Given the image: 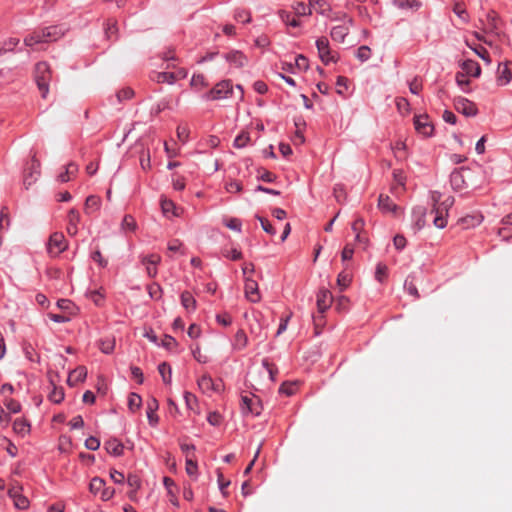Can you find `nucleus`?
Masks as SVG:
<instances>
[{"instance_id":"18","label":"nucleus","mask_w":512,"mask_h":512,"mask_svg":"<svg viewBox=\"0 0 512 512\" xmlns=\"http://www.w3.org/2000/svg\"><path fill=\"white\" fill-rule=\"evenodd\" d=\"M159 408V404L156 398L152 397L147 401V419L149 422V425L152 427H155L159 422V417L156 414V411Z\"/></svg>"},{"instance_id":"21","label":"nucleus","mask_w":512,"mask_h":512,"mask_svg":"<svg viewBox=\"0 0 512 512\" xmlns=\"http://www.w3.org/2000/svg\"><path fill=\"white\" fill-rule=\"evenodd\" d=\"M41 43H48L44 29L35 30L31 34H29L28 36H26L24 38V44L29 47H32L36 44H41Z\"/></svg>"},{"instance_id":"30","label":"nucleus","mask_w":512,"mask_h":512,"mask_svg":"<svg viewBox=\"0 0 512 512\" xmlns=\"http://www.w3.org/2000/svg\"><path fill=\"white\" fill-rule=\"evenodd\" d=\"M13 430L18 435L24 437L30 432V424L23 418H17L13 423Z\"/></svg>"},{"instance_id":"13","label":"nucleus","mask_w":512,"mask_h":512,"mask_svg":"<svg viewBox=\"0 0 512 512\" xmlns=\"http://www.w3.org/2000/svg\"><path fill=\"white\" fill-rule=\"evenodd\" d=\"M427 209L423 206H416L412 210V229L415 233L422 230L426 225Z\"/></svg>"},{"instance_id":"40","label":"nucleus","mask_w":512,"mask_h":512,"mask_svg":"<svg viewBox=\"0 0 512 512\" xmlns=\"http://www.w3.org/2000/svg\"><path fill=\"white\" fill-rule=\"evenodd\" d=\"M141 405H142L141 396L134 392L130 393L128 396V408L132 412H135L141 407Z\"/></svg>"},{"instance_id":"38","label":"nucleus","mask_w":512,"mask_h":512,"mask_svg":"<svg viewBox=\"0 0 512 512\" xmlns=\"http://www.w3.org/2000/svg\"><path fill=\"white\" fill-rule=\"evenodd\" d=\"M161 208L163 211V214L165 216H178L177 213V207L175 206L174 202L168 199H164L161 201Z\"/></svg>"},{"instance_id":"14","label":"nucleus","mask_w":512,"mask_h":512,"mask_svg":"<svg viewBox=\"0 0 512 512\" xmlns=\"http://www.w3.org/2000/svg\"><path fill=\"white\" fill-rule=\"evenodd\" d=\"M483 23L484 30L491 34H497L499 30V17L496 12L490 11L487 12L485 17L481 19Z\"/></svg>"},{"instance_id":"53","label":"nucleus","mask_w":512,"mask_h":512,"mask_svg":"<svg viewBox=\"0 0 512 512\" xmlns=\"http://www.w3.org/2000/svg\"><path fill=\"white\" fill-rule=\"evenodd\" d=\"M216 322L224 327L230 326L232 324V317L230 314L224 312L216 315Z\"/></svg>"},{"instance_id":"2","label":"nucleus","mask_w":512,"mask_h":512,"mask_svg":"<svg viewBox=\"0 0 512 512\" xmlns=\"http://www.w3.org/2000/svg\"><path fill=\"white\" fill-rule=\"evenodd\" d=\"M50 78L51 72L48 64L46 62L37 63L35 66V81L43 98H46L49 92Z\"/></svg>"},{"instance_id":"58","label":"nucleus","mask_w":512,"mask_h":512,"mask_svg":"<svg viewBox=\"0 0 512 512\" xmlns=\"http://www.w3.org/2000/svg\"><path fill=\"white\" fill-rule=\"evenodd\" d=\"M230 485L229 480H225L222 473H218V486L223 496L227 495L226 488Z\"/></svg>"},{"instance_id":"17","label":"nucleus","mask_w":512,"mask_h":512,"mask_svg":"<svg viewBox=\"0 0 512 512\" xmlns=\"http://www.w3.org/2000/svg\"><path fill=\"white\" fill-rule=\"evenodd\" d=\"M332 303V294L327 289H320L317 293V307L320 313H324Z\"/></svg>"},{"instance_id":"59","label":"nucleus","mask_w":512,"mask_h":512,"mask_svg":"<svg viewBox=\"0 0 512 512\" xmlns=\"http://www.w3.org/2000/svg\"><path fill=\"white\" fill-rule=\"evenodd\" d=\"M110 478L115 484H123L125 480L124 474L115 469L110 471Z\"/></svg>"},{"instance_id":"33","label":"nucleus","mask_w":512,"mask_h":512,"mask_svg":"<svg viewBox=\"0 0 512 512\" xmlns=\"http://www.w3.org/2000/svg\"><path fill=\"white\" fill-rule=\"evenodd\" d=\"M197 384L202 392L209 393L211 392V388H213L214 380L210 375L204 374L198 379Z\"/></svg>"},{"instance_id":"39","label":"nucleus","mask_w":512,"mask_h":512,"mask_svg":"<svg viewBox=\"0 0 512 512\" xmlns=\"http://www.w3.org/2000/svg\"><path fill=\"white\" fill-rule=\"evenodd\" d=\"M291 7L299 16L311 15L312 13L310 6L301 1L294 2Z\"/></svg>"},{"instance_id":"44","label":"nucleus","mask_w":512,"mask_h":512,"mask_svg":"<svg viewBox=\"0 0 512 512\" xmlns=\"http://www.w3.org/2000/svg\"><path fill=\"white\" fill-rule=\"evenodd\" d=\"M115 348L114 339H105L100 342V350L105 354H110Z\"/></svg>"},{"instance_id":"52","label":"nucleus","mask_w":512,"mask_h":512,"mask_svg":"<svg viewBox=\"0 0 512 512\" xmlns=\"http://www.w3.org/2000/svg\"><path fill=\"white\" fill-rule=\"evenodd\" d=\"M225 226L236 232H241L242 222L238 218H230L225 222Z\"/></svg>"},{"instance_id":"55","label":"nucleus","mask_w":512,"mask_h":512,"mask_svg":"<svg viewBox=\"0 0 512 512\" xmlns=\"http://www.w3.org/2000/svg\"><path fill=\"white\" fill-rule=\"evenodd\" d=\"M85 447L88 450L96 451L100 447V440L94 436H90L85 440Z\"/></svg>"},{"instance_id":"57","label":"nucleus","mask_w":512,"mask_h":512,"mask_svg":"<svg viewBox=\"0 0 512 512\" xmlns=\"http://www.w3.org/2000/svg\"><path fill=\"white\" fill-rule=\"evenodd\" d=\"M133 95H134V91L129 87L123 88L117 93V97H118L119 101L129 100L133 97Z\"/></svg>"},{"instance_id":"23","label":"nucleus","mask_w":512,"mask_h":512,"mask_svg":"<svg viewBox=\"0 0 512 512\" xmlns=\"http://www.w3.org/2000/svg\"><path fill=\"white\" fill-rule=\"evenodd\" d=\"M87 377V369L84 366H79L69 373L67 382L70 386H75L83 382Z\"/></svg>"},{"instance_id":"47","label":"nucleus","mask_w":512,"mask_h":512,"mask_svg":"<svg viewBox=\"0 0 512 512\" xmlns=\"http://www.w3.org/2000/svg\"><path fill=\"white\" fill-rule=\"evenodd\" d=\"M332 20L333 21H342L343 24H346V25H349V26H352L354 21L352 19V17H350L347 13L345 12H338V13H335L334 16L332 17Z\"/></svg>"},{"instance_id":"60","label":"nucleus","mask_w":512,"mask_h":512,"mask_svg":"<svg viewBox=\"0 0 512 512\" xmlns=\"http://www.w3.org/2000/svg\"><path fill=\"white\" fill-rule=\"evenodd\" d=\"M226 190L229 193H238L242 191V185L240 182L233 180L226 184Z\"/></svg>"},{"instance_id":"50","label":"nucleus","mask_w":512,"mask_h":512,"mask_svg":"<svg viewBox=\"0 0 512 512\" xmlns=\"http://www.w3.org/2000/svg\"><path fill=\"white\" fill-rule=\"evenodd\" d=\"M455 80H456V83L457 85L464 91V92H469L468 89H466L465 87H467L469 85V80L466 79V76L464 73H461V72H457L456 73V76H455Z\"/></svg>"},{"instance_id":"3","label":"nucleus","mask_w":512,"mask_h":512,"mask_svg":"<svg viewBox=\"0 0 512 512\" xmlns=\"http://www.w3.org/2000/svg\"><path fill=\"white\" fill-rule=\"evenodd\" d=\"M454 199L451 197L446 198L440 204H434L431 214H434L433 224L438 229H443L447 226L448 210L453 205Z\"/></svg>"},{"instance_id":"8","label":"nucleus","mask_w":512,"mask_h":512,"mask_svg":"<svg viewBox=\"0 0 512 512\" xmlns=\"http://www.w3.org/2000/svg\"><path fill=\"white\" fill-rule=\"evenodd\" d=\"M414 127L424 137H431L434 133V125L427 114L415 115Z\"/></svg>"},{"instance_id":"45","label":"nucleus","mask_w":512,"mask_h":512,"mask_svg":"<svg viewBox=\"0 0 512 512\" xmlns=\"http://www.w3.org/2000/svg\"><path fill=\"white\" fill-rule=\"evenodd\" d=\"M256 218L260 222L262 229L266 233H268L270 235H275L276 234V229L270 224V222L267 219H265V218H263V217H261L259 215H256Z\"/></svg>"},{"instance_id":"62","label":"nucleus","mask_w":512,"mask_h":512,"mask_svg":"<svg viewBox=\"0 0 512 512\" xmlns=\"http://www.w3.org/2000/svg\"><path fill=\"white\" fill-rule=\"evenodd\" d=\"M127 484L134 488L135 490L139 489L141 487V481L138 476L134 474H129L127 477Z\"/></svg>"},{"instance_id":"19","label":"nucleus","mask_w":512,"mask_h":512,"mask_svg":"<svg viewBox=\"0 0 512 512\" xmlns=\"http://www.w3.org/2000/svg\"><path fill=\"white\" fill-rule=\"evenodd\" d=\"M104 449L107 451L108 454L115 457H119L123 454L124 445L120 440L116 438H110L107 441H105Z\"/></svg>"},{"instance_id":"11","label":"nucleus","mask_w":512,"mask_h":512,"mask_svg":"<svg viewBox=\"0 0 512 512\" xmlns=\"http://www.w3.org/2000/svg\"><path fill=\"white\" fill-rule=\"evenodd\" d=\"M454 106L459 113L467 117H473L477 115L478 112L476 105L472 101L464 97L456 98L454 100Z\"/></svg>"},{"instance_id":"25","label":"nucleus","mask_w":512,"mask_h":512,"mask_svg":"<svg viewBox=\"0 0 512 512\" xmlns=\"http://www.w3.org/2000/svg\"><path fill=\"white\" fill-rule=\"evenodd\" d=\"M46 33V37L49 42L56 41L60 39L64 34L66 29L60 25H53L43 28Z\"/></svg>"},{"instance_id":"29","label":"nucleus","mask_w":512,"mask_h":512,"mask_svg":"<svg viewBox=\"0 0 512 512\" xmlns=\"http://www.w3.org/2000/svg\"><path fill=\"white\" fill-rule=\"evenodd\" d=\"M78 172V165L74 162H70L66 165L65 171L60 173L58 176V181L61 183H66L72 179Z\"/></svg>"},{"instance_id":"51","label":"nucleus","mask_w":512,"mask_h":512,"mask_svg":"<svg viewBox=\"0 0 512 512\" xmlns=\"http://www.w3.org/2000/svg\"><path fill=\"white\" fill-rule=\"evenodd\" d=\"M5 406L9 410L10 413L16 414L21 411V404L14 400V399H8L5 401Z\"/></svg>"},{"instance_id":"24","label":"nucleus","mask_w":512,"mask_h":512,"mask_svg":"<svg viewBox=\"0 0 512 512\" xmlns=\"http://www.w3.org/2000/svg\"><path fill=\"white\" fill-rule=\"evenodd\" d=\"M349 27L350 26L346 24L334 26L330 32L331 38L336 42L343 43L346 36L349 34Z\"/></svg>"},{"instance_id":"10","label":"nucleus","mask_w":512,"mask_h":512,"mask_svg":"<svg viewBox=\"0 0 512 512\" xmlns=\"http://www.w3.org/2000/svg\"><path fill=\"white\" fill-rule=\"evenodd\" d=\"M141 264L145 267L147 274L150 278L157 276V266L161 262V257L158 254L142 255L140 257Z\"/></svg>"},{"instance_id":"32","label":"nucleus","mask_w":512,"mask_h":512,"mask_svg":"<svg viewBox=\"0 0 512 512\" xmlns=\"http://www.w3.org/2000/svg\"><path fill=\"white\" fill-rule=\"evenodd\" d=\"M158 372L162 377L165 384H170L172 381V369L167 362H162L158 365Z\"/></svg>"},{"instance_id":"37","label":"nucleus","mask_w":512,"mask_h":512,"mask_svg":"<svg viewBox=\"0 0 512 512\" xmlns=\"http://www.w3.org/2000/svg\"><path fill=\"white\" fill-rule=\"evenodd\" d=\"M278 15L282 22L286 25L291 26L293 28L299 27L301 25L300 21L296 18L292 17L291 13L286 10H280Z\"/></svg>"},{"instance_id":"9","label":"nucleus","mask_w":512,"mask_h":512,"mask_svg":"<svg viewBox=\"0 0 512 512\" xmlns=\"http://www.w3.org/2000/svg\"><path fill=\"white\" fill-rule=\"evenodd\" d=\"M316 47L318 50L319 57L321 61L328 65L332 62H336L337 59L332 54L330 47H329V41L326 37H320L316 40Z\"/></svg>"},{"instance_id":"34","label":"nucleus","mask_w":512,"mask_h":512,"mask_svg":"<svg viewBox=\"0 0 512 512\" xmlns=\"http://www.w3.org/2000/svg\"><path fill=\"white\" fill-rule=\"evenodd\" d=\"M379 208L384 212H394L396 209L395 203L389 196L380 195L378 200Z\"/></svg>"},{"instance_id":"61","label":"nucleus","mask_w":512,"mask_h":512,"mask_svg":"<svg viewBox=\"0 0 512 512\" xmlns=\"http://www.w3.org/2000/svg\"><path fill=\"white\" fill-rule=\"evenodd\" d=\"M422 83L417 79V78H414L410 83H409V90L412 94H415V95H418L420 93V91L422 90Z\"/></svg>"},{"instance_id":"22","label":"nucleus","mask_w":512,"mask_h":512,"mask_svg":"<svg viewBox=\"0 0 512 512\" xmlns=\"http://www.w3.org/2000/svg\"><path fill=\"white\" fill-rule=\"evenodd\" d=\"M80 222V214L78 210L72 208L68 212L67 232L71 236H75L78 232V224Z\"/></svg>"},{"instance_id":"42","label":"nucleus","mask_w":512,"mask_h":512,"mask_svg":"<svg viewBox=\"0 0 512 512\" xmlns=\"http://www.w3.org/2000/svg\"><path fill=\"white\" fill-rule=\"evenodd\" d=\"M154 80H156L158 83L173 84L176 81V77L172 72H158L155 75Z\"/></svg>"},{"instance_id":"12","label":"nucleus","mask_w":512,"mask_h":512,"mask_svg":"<svg viewBox=\"0 0 512 512\" xmlns=\"http://www.w3.org/2000/svg\"><path fill=\"white\" fill-rule=\"evenodd\" d=\"M223 58L233 68H242L248 63V58L240 50H231L224 53Z\"/></svg>"},{"instance_id":"48","label":"nucleus","mask_w":512,"mask_h":512,"mask_svg":"<svg viewBox=\"0 0 512 512\" xmlns=\"http://www.w3.org/2000/svg\"><path fill=\"white\" fill-rule=\"evenodd\" d=\"M371 56V50L368 46H360L358 49H357V52H356V57L362 61V62H365L367 61Z\"/></svg>"},{"instance_id":"49","label":"nucleus","mask_w":512,"mask_h":512,"mask_svg":"<svg viewBox=\"0 0 512 512\" xmlns=\"http://www.w3.org/2000/svg\"><path fill=\"white\" fill-rule=\"evenodd\" d=\"M186 473L189 476H196L198 471V465L197 462L194 461L192 458H186Z\"/></svg>"},{"instance_id":"15","label":"nucleus","mask_w":512,"mask_h":512,"mask_svg":"<svg viewBox=\"0 0 512 512\" xmlns=\"http://www.w3.org/2000/svg\"><path fill=\"white\" fill-rule=\"evenodd\" d=\"M9 497L13 500L14 506L19 510H26L29 507V500L22 493L20 488L12 487L8 490Z\"/></svg>"},{"instance_id":"20","label":"nucleus","mask_w":512,"mask_h":512,"mask_svg":"<svg viewBox=\"0 0 512 512\" xmlns=\"http://www.w3.org/2000/svg\"><path fill=\"white\" fill-rule=\"evenodd\" d=\"M461 69V73H464L465 76H472L477 78L481 74V67L479 63L472 59H467L463 61L461 64Z\"/></svg>"},{"instance_id":"7","label":"nucleus","mask_w":512,"mask_h":512,"mask_svg":"<svg viewBox=\"0 0 512 512\" xmlns=\"http://www.w3.org/2000/svg\"><path fill=\"white\" fill-rule=\"evenodd\" d=\"M241 411L242 414H252L254 416L260 415L262 411V406L258 397H256L255 395H242Z\"/></svg>"},{"instance_id":"5","label":"nucleus","mask_w":512,"mask_h":512,"mask_svg":"<svg viewBox=\"0 0 512 512\" xmlns=\"http://www.w3.org/2000/svg\"><path fill=\"white\" fill-rule=\"evenodd\" d=\"M89 491L95 496L99 495L102 501H109L115 494V489L107 487L106 482L100 477H93L91 479Z\"/></svg>"},{"instance_id":"6","label":"nucleus","mask_w":512,"mask_h":512,"mask_svg":"<svg viewBox=\"0 0 512 512\" xmlns=\"http://www.w3.org/2000/svg\"><path fill=\"white\" fill-rule=\"evenodd\" d=\"M68 247L67 241L62 233H53L47 244V251L51 257H57Z\"/></svg>"},{"instance_id":"1","label":"nucleus","mask_w":512,"mask_h":512,"mask_svg":"<svg viewBox=\"0 0 512 512\" xmlns=\"http://www.w3.org/2000/svg\"><path fill=\"white\" fill-rule=\"evenodd\" d=\"M481 167L476 166L475 169L469 167H461L455 169L450 174V183L454 190H462L467 188H475L477 185L473 180L475 173H480Z\"/></svg>"},{"instance_id":"54","label":"nucleus","mask_w":512,"mask_h":512,"mask_svg":"<svg viewBox=\"0 0 512 512\" xmlns=\"http://www.w3.org/2000/svg\"><path fill=\"white\" fill-rule=\"evenodd\" d=\"M386 275H387V266L382 263H378L376 266V271H375L376 280L378 282H383Z\"/></svg>"},{"instance_id":"36","label":"nucleus","mask_w":512,"mask_h":512,"mask_svg":"<svg viewBox=\"0 0 512 512\" xmlns=\"http://www.w3.org/2000/svg\"><path fill=\"white\" fill-rule=\"evenodd\" d=\"M248 338L244 330L240 329L235 334L233 347L236 350H242L247 346Z\"/></svg>"},{"instance_id":"26","label":"nucleus","mask_w":512,"mask_h":512,"mask_svg":"<svg viewBox=\"0 0 512 512\" xmlns=\"http://www.w3.org/2000/svg\"><path fill=\"white\" fill-rule=\"evenodd\" d=\"M181 305L187 312H194L197 308V301L189 291H184L180 295Z\"/></svg>"},{"instance_id":"43","label":"nucleus","mask_w":512,"mask_h":512,"mask_svg":"<svg viewBox=\"0 0 512 512\" xmlns=\"http://www.w3.org/2000/svg\"><path fill=\"white\" fill-rule=\"evenodd\" d=\"M234 18L236 21L249 23L251 21V14L245 9H237L234 13Z\"/></svg>"},{"instance_id":"64","label":"nucleus","mask_w":512,"mask_h":512,"mask_svg":"<svg viewBox=\"0 0 512 512\" xmlns=\"http://www.w3.org/2000/svg\"><path fill=\"white\" fill-rule=\"evenodd\" d=\"M393 243L395 248L401 251L406 246V238L403 235H396L393 239Z\"/></svg>"},{"instance_id":"4","label":"nucleus","mask_w":512,"mask_h":512,"mask_svg":"<svg viewBox=\"0 0 512 512\" xmlns=\"http://www.w3.org/2000/svg\"><path fill=\"white\" fill-rule=\"evenodd\" d=\"M233 85L230 80H222L217 83L208 93L203 95L205 100H222L231 97Z\"/></svg>"},{"instance_id":"16","label":"nucleus","mask_w":512,"mask_h":512,"mask_svg":"<svg viewBox=\"0 0 512 512\" xmlns=\"http://www.w3.org/2000/svg\"><path fill=\"white\" fill-rule=\"evenodd\" d=\"M244 289H245V296L250 302L257 303L258 301H260L258 284L255 280H253L251 278H246Z\"/></svg>"},{"instance_id":"31","label":"nucleus","mask_w":512,"mask_h":512,"mask_svg":"<svg viewBox=\"0 0 512 512\" xmlns=\"http://www.w3.org/2000/svg\"><path fill=\"white\" fill-rule=\"evenodd\" d=\"M511 79H512V73L509 70V68L507 67V65H504L502 67L499 66L498 77H497L498 85L505 86L508 83H510Z\"/></svg>"},{"instance_id":"35","label":"nucleus","mask_w":512,"mask_h":512,"mask_svg":"<svg viewBox=\"0 0 512 512\" xmlns=\"http://www.w3.org/2000/svg\"><path fill=\"white\" fill-rule=\"evenodd\" d=\"M262 369L267 374L268 379L271 382H274L276 379V374L278 372L277 367L274 364L270 363V361L267 358H264L262 360Z\"/></svg>"},{"instance_id":"41","label":"nucleus","mask_w":512,"mask_h":512,"mask_svg":"<svg viewBox=\"0 0 512 512\" xmlns=\"http://www.w3.org/2000/svg\"><path fill=\"white\" fill-rule=\"evenodd\" d=\"M352 276L346 271H342L338 274L337 277V285L340 288V291H344L351 283Z\"/></svg>"},{"instance_id":"28","label":"nucleus","mask_w":512,"mask_h":512,"mask_svg":"<svg viewBox=\"0 0 512 512\" xmlns=\"http://www.w3.org/2000/svg\"><path fill=\"white\" fill-rule=\"evenodd\" d=\"M101 207V199L96 195H90L86 198L84 211L90 215L97 212Z\"/></svg>"},{"instance_id":"46","label":"nucleus","mask_w":512,"mask_h":512,"mask_svg":"<svg viewBox=\"0 0 512 512\" xmlns=\"http://www.w3.org/2000/svg\"><path fill=\"white\" fill-rule=\"evenodd\" d=\"M309 1V6H318L320 8V11L319 13L321 15H324V16H327L328 15V12L331 11V8L330 7H327V9L325 8L327 6V3L324 1V0H308Z\"/></svg>"},{"instance_id":"63","label":"nucleus","mask_w":512,"mask_h":512,"mask_svg":"<svg viewBox=\"0 0 512 512\" xmlns=\"http://www.w3.org/2000/svg\"><path fill=\"white\" fill-rule=\"evenodd\" d=\"M93 261L97 262L98 265L102 268L106 267L108 262L105 260L99 250H96L91 255Z\"/></svg>"},{"instance_id":"56","label":"nucleus","mask_w":512,"mask_h":512,"mask_svg":"<svg viewBox=\"0 0 512 512\" xmlns=\"http://www.w3.org/2000/svg\"><path fill=\"white\" fill-rule=\"evenodd\" d=\"M249 141V136L247 134H239L233 142L234 147L236 148H243L247 145Z\"/></svg>"},{"instance_id":"27","label":"nucleus","mask_w":512,"mask_h":512,"mask_svg":"<svg viewBox=\"0 0 512 512\" xmlns=\"http://www.w3.org/2000/svg\"><path fill=\"white\" fill-rule=\"evenodd\" d=\"M137 228H138V225H137L135 218L130 214H126L123 217L121 224H120L121 231L125 234L134 233L137 230Z\"/></svg>"}]
</instances>
